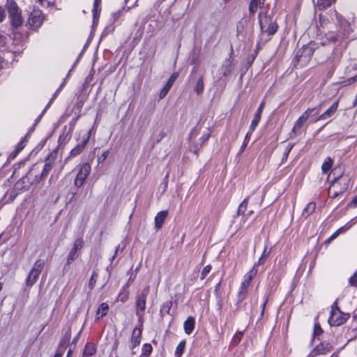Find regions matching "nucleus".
Segmentation results:
<instances>
[{
  "label": "nucleus",
  "instance_id": "obj_1",
  "mask_svg": "<svg viewBox=\"0 0 357 357\" xmlns=\"http://www.w3.org/2000/svg\"><path fill=\"white\" fill-rule=\"evenodd\" d=\"M5 7L8 15V20L10 24L8 34L13 40V45L16 47L13 51H20L19 47H22L25 40L29 37V32L24 30V19L22 10L15 0H7Z\"/></svg>",
  "mask_w": 357,
  "mask_h": 357
},
{
  "label": "nucleus",
  "instance_id": "obj_2",
  "mask_svg": "<svg viewBox=\"0 0 357 357\" xmlns=\"http://www.w3.org/2000/svg\"><path fill=\"white\" fill-rule=\"evenodd\" d=\"M258 20L261 30L260 41L266 43L277 32L278 26L276 20L266 13H259Z\"/></svg>",
  "mask_w": 357,
  "mask_h": 357
},
{
  "label": "nucleus",
  "instance_id": "obj_3",
  "mask_svg": "<svg viewBox=\"0 0 357 357\" xmlns=\"http://www.w3.org/2000/svg\"><path fill=\"white\" fill-rule=\"evenodd\" d=\"M316 49L314 43H309L299 49L293 60L294 66L296 68H303L310 61L314 52Z\"/></svg>",
  "mask_w": 357,
  "mask_h": 357
},
{
  "label": "nucleus",
  "instance_id": "obj_4",
  "mask_svg": "<svg viewBox=\"0 0 357 357\" xmlns=\"http://www.w3.org/2000/svg\"><path fill=\"white\" fill-rule=\"evenodd\" d=\"M348 178L344 177L342 175L335 178L328 189L329 197L334 199L346 192L348 189Z\"/></svg>",
  "mask_w": 357,
  "mask_h": 357
},
{
  "label": "nucleus",
  "instance_id": "obj_5",
  "mask_svg": "<svg viewBox=\"0 0 357 357\" xmlns=\"http://www.w3.org/2000/svg\"><path fill=\"white\" fill-rule=\"evenodd\" d=\"M149 293V287H145L136 296V315L139 322H143L144 313L146 306V298Z\"/></svg>",
  "mask_w": 357,
  "mask_h": 357
},
{
  "label": "nucleus",
  "instance_id": "obj_6",
  "mask_svg": "<svg viewBox=\"0 0 357 357\" xmlns=\"http://www.w3.org/2000/svg\"><path fill=\"white\" fill-rule=\"evenodd\" d=\"M331 15L332 20H335L338 24L339 31L341 32L342 36H347L352 31L351 22L344 18L336 10L331 11Z\"/></svg>",
  "mask_w": 357,
  "mask_h": 357
},
{
  "label": "nucleus",
  "instance_id": "obj_7",
  "mask_svg": "<svg viewBox=\"0 0 357 357\" xmlns=\"http://www.w3.org/2000/svg\"><path fill=\"white\" fill-rule=\"evenodd\" d=\"M45 261L42 259H38L34 263L33 268L29 273L26 278V284L28 287H32L37 281L42 270L44 268Z\"/></svg>",
  "mask_w": 357,
  "mask_h": 357
},
{
  "label": "nucleus",
  "instance_id": "obj_8",
  "mask_svg": "<svg viewBox=\"0 0 357 357\" xmlns=\"http://www.w3.org/2000/svg\"><path fill=\"white\" fill-rule=\"evenodd\" d=\"M84 245V241L82 238H77L73 243V245L70 251L68 252L66 259V264L63 267V270L67 268V266L71 264L79 256V251L82 249Z\"/></svg>",
  "mask_w": 357,
  "mask_h": 357
},
{
  "label": "nucleus",
  "instance_id": "obj_9",
  "mask_svg": "<svg viewBox=\"0 0 357 357\" xmlns=\"http://www.w3.org/2000/svg\"><path fill=\"white\" fill-rule=\"evenodd\" d=\"M44 15L40 9H33L29 14L27 24L26 26H29L32 30H36L42 25L44 21Z\"/></svg>",
  "mask_w": 357,
  "mask_h": 357
},
{
  "label": "nucleus",
  "instance_id": "obj_10",
  "mask_svg": "<svg viewBox=\"0 0 357 357\" xmlns=\"http://www.w3.org/2000/svg\"><path fill=\"white\" fill-rule=\"evenodd\" d=\"M56 160V153H50L47 159L45 160V165H43V169L41 173L39 175H36L35 176V181L37 183L40 182L41 181L44 180L48 175V174L50 172V171L52 169L53 167L54 166V162Z\"/></svg>",
  "mask_w": 357,
  "mask_h": 357
},
{
  "label": "nucleus",
  "instance_id": "obj_11",
  "mask_svg": "<svg viewBox=\"0 0 357 357\" xmlns=\"http://www.w3.org/2000/svg\"><path fill=\"white\" fill-rule=\"evenodd\" d=\"M319 112L318 107L308 108L296 121L292 132L294 134L298 133L304 123L308 119L310 116L317 114Z\"/></svg>",
  "mask_w": 357,
  "mask_h": 357
},
{
  "label": "nucleus",
  "instance_id": "obj_12",
  "mask_svg": "<svg viewBox=\"0 0 357 357\" xmlns=\"http://www.w3.org/2000/svg\"><path fill=\"white\" fill-rule=\"evenodd\" d=\"M91 166L89 163H84L83 165H80L77 176L74 181V184L76 187L80 188L83 185L86 178L91 173Z\"/></svg>",
  "mask_w": 357,
  "mask_h": 357
},
{
  "label": "nucleus",
  "instance_id": "obj_13",
  "mask_svg": "<svg viewBox=\"0 0 357 357\" xmlns=\"http://www.w3.org/2000/svg\"><path fill=\"white\" fill-rule=\"evenodd\" d=\"M236 63L231 59V56L225 59L221 64L218 73L221 75L218 81H220L222 77H227L234 70Z\"/></svg>",
  "mask_w": 357,
  "mask_h": 357
},
{
  "label": "nucleus",
  "instance_id": "obj_14",
  "mask_svg": "<svg viewBox=\"0 0 357 357\" xmlns=\"http://www.w3.org/2000/svg\"><path fill=\"white\" fill-rule=\"evenodd\" d=\"M139 327H135L132 333L131 336V347L130 349L132 351V354L134 355L135 352L133 351L135 347L139 345L142 339L143 322H139Z\"/></svg>",
  "mask_w": 357,
  "mask_h": 357
},
{
  "label": "nucleus",
  "instance_id": "obj_15",
  "mask_svg": "<svg viewBox=\"0 0 357 357\" xmlns=\"http://www.w3.org/2000/svg\"><path fill=\"white\" fill-rule=\"evenodd\" d=\"M333 349V346L328 343L321 342L319 344L307 357H315L321 354H326Z\"/></svg>",
  "mask_w": 357,
  "mask_h": 357
},
{
  "label": "nucleus",
  "instance_id": "obj_16",
  "mask_svg": "<svg viewBox=\"0 0 357 357\" xmlns=\"http://www.w3.org/2000/svg\"><path fill=\"white\" fill-rule=\"evenodd\" d=\"M349 314L344 313L342 311L340 312H337L336 315L329 317L328 324L331 326H340L346 322V321L349 319Z\"/></svg>",
  "mask_w": 357,
  "mask_h": 357
},
{
  "label": "nucleus",
  "instance_id": "obj_17",
  "mask_svg": "<svg viewBox=\"0 0 357 357\" xmlns=\"http://www.w3.org/2000/svg\"><path fill=\"white\" fill-rule=\"evenodd\" d=\"M91 137V130L87 132L86 137L82 140L75 148H73L70 153V156L75 157L79 155L84 149L85 146L88 144Z\"/></svg>",
  "mask_w": 357,
  "mask_h": 357
},
{
  "label": "nucleus",
  "instance_id": "obj_18",
  "mask_svg": "<svg viewBox=\"0 0 357 357\" xmlns=\"http://www.w3.org/2000/svg\"><path fill=\"white\" fill-rule=\"evenodd\" d=\"M339 106V101L336 100L334 102L328 109H327L323 114H321L315 121V122L322 120H326L332 117L335 112Z\"/></svg>",
  "mask_w": 357,
  "mask_h": 357
},
{
  "label": "nucleus",
  "instance_id": "obj_19",
  "mask_svg": "<svg viewBox=\"0 0 357 357\" xmlns=\"http://www.w3.org/2000/svg\"><path fill=\"white\" fill-rule=\"evenodd\" d=\"M264 106H265V101L263 100L260 103L259 106L258 107V108L255 114L254 118L252 120L251 124L250 126V128L251 130H255V128L257 127V126L260 121L261 114H262L263 109L264 108Z\"/></svg>",
  "mask_w": 357,
  "mask_h": 357
},
{
  "label": "nucleus",
  "instance_id": "obj_20",
  "mask_svg": "<svg viewBox=\"0 0 357 357\" xmlns=\"http://www.w3.org/2000/svg\"><path fill=\"white\" fill-rule=\"evenodd\" d=\"M249 286L250 283L245 282L244 280L241 282L237 295V303H241L245 299L248 291Z\"/></svg>",
  "mask_w": 357,
  "mask_h": 357
},
{
  "label": "nucleus",
  "instance_id": "obj_21",
  "mask_svg": "<svg viewBox=\"0 0 357 357\" xmlns=\"http://www.w3.org/2000/svg\"><path fill=\"white\" fill-rule=\"evenodd\" d=\"M167 215L168 211L167 210L161 211L157 213L154 219L155 227L156 229H159L162 227Z\"/></svg>",
  "mask_w": 357,
  "mask_h": 357
},
{
  "label": "nucleus",
  "instance_id": "obj_22",
  "mask_svg": "<svg viewBox=\"0 0 357 357\" xmlns=\"http://www.w3.org/2000/svg\"><path fill=\"white\" fill-rule=\"evenodd\" d=\"M195 325V319L193 317H188L183 323L185 333L190 335L192 333Z\"/></svg>",
  "mask_w": 357,
  "mask_h": 357
},
{
  "label": "nucleus",
  "instance_id": "obj_23",
  "mask_svg": "<svg viewBox=\"0 0 357 357\" xmlns=\"http://www.w3.org/2000/svg\"><path fill=\"white\" fill-rule=\"evenodd\" d=\"M129 284H125L121 289L117 300L121 303H125L128 299L130 291L128 290Z\"/></svg>",
  "mask_w": 357,
  "mask_h": 357
},
{
  "label": "nucleus",
  "instance_id": "obj_24",
  "mask_svg": "<svg viewBox=\"0 0 357 357\" xmlns=\"http://www.w3.org/2000/svg\"><path fill=\"white\" fill-rule=\"evenodd\" d=\"M109 310V305L106 303H102L100 305L96 315V319L99 320L102 317L107 314Z\"/></svg>",
  "mask_w": 357,
  "mask_h": 357
},
{
  "label": "nucleus",
  "instance_id": "obj_25",
  "mask_svg": "<svg viewBox=\"0 0 357 357\" xmlns=\"http://www.w3.org/2000/svg\"><path fill=\"white\" fill-rule=\"evenodd\" d=\"M204 90V75H201L195 84V86L194 88L195 92L197 93V96H200L203 93Z\"/></svg>",
  "mask_w": 357,
  "mask_h": 357
},
{
  "label": "nucleus",
  "instance_id": "obj_26",
  "mask_svg": "<svg viewBox=\"0 0 357 357\" xmlns=\"http://www.w3.org/2000/svg\"><path fill=\"white\" fill-rule=\"evenodd\" d=\"M172 306V302L171 301H167L165 302L160 307V315L161 317H164L166 314H169V311Z\"/></svg>",
  "mask_w": 357,
  "mask_h": 357
},
{
  "label": "nucleus",
  "instance_id": "obj_27",
  "mask_svg": "<svg viewBox=\"0 0 357 357\" xmlns=\"http://www.w3.org/2000/svg\"><path fill=\"white\" fill-rule=\"evenodd\" d=\"M71 133L70 131L66 132V127L63 128L62 134L60 135L58 142L59 145L66 144L71 138Z\"/></svg>",
  "mask_w": 357,
  "mask_h": 357
},
{
  "label": "nucleus",
  "instance_id": "obj_28",
  "mask_svg": "<svg viewBox=\"0 0 357 357\" xmlns=\"http://www.w3.org/2000/svg\"><path fill=\"white\" fill-rule=\"evenodd\" d=\"M257 264H255L251 270H250L244 276V281L250 284L253 278L257 273Z\"/></svg>",
  "mask_w": 357,
  "mask_h": 357
},
{
  "label": "nucleus",
  "instance_id": "obj_29",
  "mask_svg": "<svg viewBox=\"0 0 357 357\" xmlns=\"http://www.w3.org/2000/svg\"><path fill=\"white\" fill-rule=\"evenodd\" d=\"M336 0H317V6L319 10H325L330 7Z\"/></svg>",
  "mask_w": 357,
  "mask_h": 357
},
{
  "label": "nucleus",
  "instance_id": "obj_30",
  "mask_svg": "<svg viewBox=\"0 0 357 357\" xmlns=\"http://www.w3.org/2000/svg\"><path fill=\"white\" fill-rule=\"evenodd\" d=\"M101 0H94L93 3V23L96 20L99 18L100 12V5Z\"/></svg>",
  "mask_w": 357,
  "mask_h": 357
},
{
  "label": "nucleus",
  "instance_id": "obj_31",
  "mask_svg": "<svg viewBox=\"0 0 357 357\" xmlns=\"http://www.w3.org/2000/svg\"><path fill=\"white\" fill-rule=\"evenodd\" d=\"M95 346L91 343H87L84 347L83 357H89L93 356L96 353Z\"/></svg>",
  "mask_w": 357,
  "mask_h": 357
},
{
  "label": "nucleus",
  "instance_id": "obj_32",
  "mask_svg": "<svg viewBox=\"0 0 357 357\" xmlns=\"http://www.w3.org/2000/svg\"><path fill=\"white\" fill-rule=\"evenodd\" d=\"M316 208V204L314 202H310L307 204L303 211V215L306 218L308 217L310 214H312Z\"/></svg>",
  "mask_w": 357,
  "mask_h": 357
},
{
  "label": "nucleus",
  "instance_id": "obj_33",
  "mask_svg": "<svg viewBox=\"0 0 357 357\" xmlns=\"http://www.w3.org/2000/svg\"><path fill=\"white\" fill-rule=\"evenodd\" d=\"M153 348L151 344H144L142 349V354L139 357H149L152 352Z\"/></svg>",
  "mask_w": 357,
  "mask_h": 357
},
{
  "label": "nucleus",
  "instance_id": "obj_34",
  "mask_svg": "<svg viewBox=\"0 0 357 357\" xmlns=\"http://www.w3.org/2000/svg\"><path fill=\"white\" fill-rule=\"evenodd\" d=\"M185 340H182L178 343L174 353L175 357H181L183 355L185 351Z\"/></svg>",
  "mask_w": 357,
  "mask_h": 357
},
{
  "label": "nucleus",
  "instance_id": "obj_35",
  "mask_svg": "<svg viewBox=\"0 0 357 357\" xmlns=\"http://www.w3.org/2000/svg\"><path fill=\"white\" fill-rule=\"evenodd\" d=\"M333 165V160L331 158L328 157L324 160V163L321 165V170L324 174H326L331 169Z\"/></svg>",
  "mask_w": 357,
  "mask_h": 357
},
{
  "label": "nucleus",
  "instance_id": "obj_36",
  "mask_svg": "<svg viewBox=\"0 0 357 357\" xmlns=\"http://www.w3.org/2000/svg\"><path fill=\"white\" fill-rule=\"evenodd\" d=\"M248 201H249V197H246L240 204L238 208V211H237V214L238 215L244 214L245 211L247 209L248 205Z\"/></svg>",
  "mask_w": 357,
  "mask_h": 357
},
{
  "label": "nucleus",
  "instance_id": "obj_37",
  "mask_svg": "<svg viewBox=\"0 0 357 357\" xmlns=\"http://www.w3.org/2000/svg\"><path fill=\"white\" fill-rule=\"evenodd\" d=\"M254 131L255 130H251L250 128H249V130L247 132V134L245 135V137L244 141L243 142V144L241 146L240 153H243L245 149L248 146V142H249V141L250 139V137L252 136V132Z\"/></svg>",
  "mask_w": 357,
  "mask_h": 357
},
{
  "label": "nucleus",
  "instance_id": "obj_38",
  "mask_svg": "<svg viewBox=\"0 0 357 357\" xmlns=\"http://www.w3.org/2000/svg\"><path fill=\"white\" fill-rule=\"evenodd\" d=\"M270 252H271V250H267V247L266 246L264 249L261 256L260 257V258L258 260V262L255 263V264H257V266L260 264H263L265 262V261L266 260V259L268 258V257L269 256Z\"/></svg>",
  "mask_w": 357,
  "mask_h": 357
},
{
  "label": "nucleus",
  "instance_id": "obj_39",
  "mask_svg": "<svg viewBox=\"0 0 357 357\" xmlns=\"http://www.w3.org/2000/svg\"><path fill=\"white\" fill-rule=\"evenodd\" d=\"M259 6L258 0H251L249 6V12L250 15H254L257 9V7Z\"/></svg>",
  "mask_w": 357,
  "mask_h": 357
},
{
  "label": "nucleus",
  "instance_id": "obj_40",
  "mask_svg": "<svg viewBox=\"0 0 357 357\" xmlns=\"http://www.w3.org/2000/svg\"><path fill=\"white\" fill-rule=\"evenodd\" d=\"M98 276V273L96 271H93L89 282V287L90 289H93L94 288Z\"/></svg>",
  "mask_w": 357,
  "mask_h": 357
},
{
  "label": "nucleus",
  "instance_id": "obj_41",
  "mask_svg": "<svg viewBox=\"0 0 357 357\" xmlns=\"http://www.w3.org/2000/svg\"><path fill=\"white\" fill-rule=\"evenodd\" d=\"M178 77V73L174 72L170 76V77L169 78V79L165 85L171 89L172 85L174 84V82L176 81V79H177Z\"/></svg>",
  "mask_w": 357,
  "mask_h": 357
},
{
  "label": "nucleus",
  "instance_id": "obj_42",
  "mask_svg": "<svg viewBox=\"0 0 357 357\" xmlns=\"http://www.w3.org/2000/svg\"><path fill=\"white\" fill-rule=\"evenodd\" d=\"M293 146H294V145L291 144H289L286 146V148L284 149V153H283V156L282 158V162H284V160H287V159L288 158V156L289 155V153L291 152Z\"/></svg>",
  "mask_w": 357,
  "mask_h": 357
},
{
  "label": "nucleus",
  "instance_id": "obj_43",
  "mask_svg": "<svg viewBox=\"0 0 357 357\" xmlns=\"http://www.w3.org/2000/svg\"><path fill=\"white\" fill-rule=\"evenodd\" d=\"M341 310H340L338 305H337V300H336L331 307V314L330 316L336 315L337 312H340Z\"/></svg>",
  "mask_w": 357,
  "mask_h": 357
},
{
  "label": "nucleus",
  "instance_id": "obj_44",
  "mask_svg": "<svg viewBox=\"0 0 357 357\" xmlns=\"http://www.w3.org/2000/svg\"><path fill=\"white\" fill-rule=\"evenodd\" d=\"M323 333V330L319 324H315L314 326L313 337L319 336Z\"/></svg>",
  "mask_w": 357,
  "mask_h": 357
},
{
  "label": "nucleus",
  "instance_id": "obj_45",
  "mask_svg": "<svg viewBox=\"0 0 357 357\" xmlns=\"http://www.w3.org/2000/svg\"><path fill=\"white\" fill-rule=\"evenodd\" d=\"M211 270V265L206 266L202 271L201 277H200L201 280H204L206 278V276L209 273Z\"/></svg>",
  "mask_w": 357,
  "mask_h": 357
},
{
  "label": "nucleus",
  "instance_id": "obj_46",
  "mask_svg": "<svg viewBox=\"0 0 357 357\" xmlns=\"http://www.w3.org/2000/svg\"><path fill=\"white\" fill-rule=\"evenodd\" d=\"M349 282L351 286H357V271L350 277Z\"/></svg>",
  "mask_w": 357,
  "mask_h": 357
},
{
  "label": "nucleus",
  "instance_id": "obj_47",
  "mask_svg": "<svg viewBox=\"0 0 357 357\" xmlns=\"http://www.w3.org/2000/svg\"><path fill=\"white\" fill-rule=\"evenodd\" d=\"M80 117V115H78L77 116H76L75 118H73L70 122H69V126H70V129H69V131L70 132H72L75 128V126L78 121V119H79Z\"/></svg>",
  "mask_w": 357,
  "mask_h": 357
},
{
  "label": "nucleus",
  "instance_id": "obj_48",
  "mask_svg": "<svg viewBox=\"0 0 357 357\" xmlns=\"http://www.w3.org/2000/svg\"><path fill=\"white\" fill-rule=\"evenodd\" d=\"M242 336V333H236L233 337L232 344L234 345H237L241 342Z\"/></svg>",
  "mask_w": 357,
  "mask_h": 357
},
{
  "label": "nucleus",
  "instance_id": "obj_49",
  "mask_svg": "<svg viewBox=\"0 0 357 357\" xmlns=\"http://www.w3.org/2000/svg\"><path fill=\"white\" fill-rule=\"evenodd\" d=\"M7 36L0 32V47H3L7 43Z\"/></svg>",
  "mask_w": 357,
  "mask_h": 357
},
{
  "label": "nucleus",
  "instance_id": "obj_50",
  "mask_svg": "<svg viewBox=\"0 0 357 357\" xmlns=\"http://www.w3.org/2000/svg\"><path fill=\"white\" fill-rule=\"evenodd\" d=\"M170 90V88L167 86L166 85L162 88V89L160 91V98H163L166 96V95L168 93L169 91Z\"/></svg>",
  "mask_w": 357,
  "mask_h": 357
},
{
  "label": "nucleus",
  "instance_id": "obj_51",
  "mask_svg": "<svg viewBox=\"0 0 357 357\" xmlns=\"http://www.w3.org/2000/svg\"><path fill=\"white\" fill-rule=\"evenodd\" d=\"M25 146L24 144V139L22 140L20 142L18 143L16 150H15V155L20 152Z\"/></svg>",
  "mask_w": 357,
  "mask_h": 357
},
{
  "label": "nucleus",
  "instance_id": "obj_52",
  "mask_svg": "<svg viewBox=\"0 0 357 357\" xmlns=\"http://www.w3.org/2000/svg\"><path fill=\"white\" fill-rule=\"evenodd\" d=\"M6 18V12L3 6H0V22H2Z\"/></svg>",
  "mask_w": 357,
  "mask_h": 357
},
{
  "label": "nucleus",
  "instance_id": "obj_53",
  "mask_svg": "<svg viewBox=\"0 0 357 357\" xmlns=\"http://www.w3.org/2000/svg\"><path fill=\"white\" fill-rule=\"evenodd\" d=\"M268 301V296L267 295L265 298V301L262 305V307H261V314H260V317H263L264 314V310H265V307H266V305L267 304Z\"/></svg>",
  "mask_w": 357,
  "mask_h": 357
},
{
  "label": "nucleus",
  "instance_id": "obj_54",
  "mask_svg": "<svg viewBox=\"0 0 357 357\" xmlns=\"http://www.w3.org/2000/svg\"><path fill=\"white\" fill-rule=\"evenodd\" d=\"M349 206H357V195L354 197L351 203L349 204Z\"/></svg>",
  "mask_w": 357,
  "mask_h": 357
},
{
  "label": "nucleus",
  "instance_id": "obj_55",
  "mask_svg": "<svg viewBox=\"0 0 357 357\" xmlns=\"http://www.w3.org/2000/svg\"><path fill=\"white\" fill-rule=\"evenodd\" d=\"M61 89H60L59 88L56 91V92L54 93V94L53 95V97L51 98V100H50L47 106H49L52 102L54 100V99L56 98V96H57V94L59 93V91H61Z\"/></svg>",
  "mask_w": 357,
  "mask_h": 357
},
{
  "label": "nucleus",
  "instance_id": "obj_56",
  "mask_svg": "<svg viewBox=\"0 0 357 357\" xmlns=\"http://www.w3.org/2000/svg\"><path fill=\"white\" fill-rule=\"evenodd\" d=\"M355 82H357V74L355 76H353L348 79L349 84H352Z\"/></svg>",
  "mask_w": 357,
  "mask_h": 357
},
{
  "label": "nucleus",
  "instance_id": "obj_57",
  "mask_svg": "<svg viewBox=\"0 0 357 357\" xmlns=\"http://www.w3.org/2000/svg\"><path fill=\"white\" fill-rule=\"evenodd\" d=\"M209 137H210V134H205L203 136H202L200 139L202 140V142H205L206 141H207Z\"/></svg>",
  "mask_w": 357,
  "mask_h": 357
},
{
  "label": "nucleus",
  "instance_id": "obj_58",
  "mask_svg": "<svg viewBox=\"0 0 357 357\" xmlns=\"http://www.w3.org/2000/svg\"><path fill=\"white\" fill-rule=\"evenodd\" d=\"M109 155V151H105L102 154V161L105 160Z\"/></svg>",
  "mask_w": 357,
  "mask_h": 357
},
{
  "label": "nucleus",
  "instance_id": "obj_59",
  "mask_svg": "<svg viewBox=\"0 0 357 357\" xmlns=\"http://www.w3.org/2000/svg\"><path fill=\"white\" fill-rule=\"evenodd\" d=\"M220 284H221V281H220L215 287V293H218V291L220 290Z\"/></svg>",
  "mask_w": 357,
  "mask_h": 357
},
{
  "label": "nucleus",
  "instance_id": "obj_60",
  "mask_svg": "<svg viewBox=\"0 0 357 357\" xmlns=\"http://www.w3.org/2000/svg\"><path fill=\"white\" fill-rule=\"evenodd\" d=\"M118 250H119V247H117V248H116L115 252H114V255H113V256L112 257V258H111V261H112L115 259V257H116V255H117Z\"/></svg>",
  "mask_w": 357,
  "mask_h": 357
},
{
  "label": "nucleus",
  "instance_id": "obj_61",
  "mask_svg": "<svg viewBox=\"0 0 357 357\" xmlns=\"http://www.w3.org/2000/svg\"><path fill=\"white\" fill-rule=\"evenodd\" d=\"M343 184H344V180L341 181L340 182V184H337V189H340L341 187H342Z\"/></svg>",
  "mask_w": 357,
  "mask_h": 357
},
{
  "label": "nucleus",
  "instance_id": "obj_62",
  "mask_svg": "<svg viewBox=\"0 0 357 357\" xmlns=\"http://www.w3.org/2000/svg\"><path fill=\"white\" fill-rule=\"evenodd\" d=\"M258 1H259V7H261L264 4L265 0H258Z\"/></svg>",
  "mask_w": 357,
  "mask_h": 357
},
{
  "label": "nucleus",
  "instance_id": "obj_63",
  "mask_svg": "<svg viewBox=\"0 0 357 357\" xmlns=\"http://www.w3.org/2000/svg\"><path fill=\"white\" fill-rule=\"evenodd\" d=\"M62 356H63V353H62V352H61V353H58V352H57V353L55 354L54 357H62Z\"/></svg>",
  "mask_w": 357,
  "mask_h": 357
},
{
  "label": "nucleus",
  "instance_id": "obj_64",
  "mask_svg": "<svg viewBox=\"0 0 357 357\" xmlns=\"http://www.w3.org/2000/svg\"><path fill=\"white\" fill-rule=\"evenodd\" d=\"M331 357H338V353L337 352H335L333 353Z\"/></svg>",
  "mask_w": 357,
  "mask_h": 357
}]
</instances>
